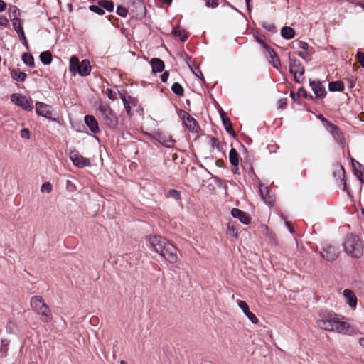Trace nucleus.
Returning a JSON list of instances; mask_svg holds the SVG:
<instances>
[{
  "label": "nucleus",
  "instance_id": "f257e3e1",
  "mask_svg": "<svg viewBox=\"0 0 364 364\" xmlns=\"http://www.w3.org/2000/svg\"><path fill=\"white\" fill-rule=\"evenodd\" d=\"M316 324L321 329L341 334L348 333L350 328L348 323L339 321L333 311L326 309L319 311Z\"/></svg>",
  "mask_w": 364,
  "mask_h": 364
},
{
  "label": "nucleus",
  "instance_id": "f03ea898",
  "mask_svg": "<svg viewBox=\"0 0 364 364\" xmlns=\"http://www.w3.org/2000/svg\"><path fill=\"white\" fill-rule=\"evenodd\" d=\"M149 243L154 250L168 262L176 264L178 262L177 248L166 238L160 235H153L149 237Z\"/></svg>",
  "mask_w": 364,
  "mask_h": 364
},
{
  "label": "nucleus",
  "instance_id": "7ed1b4c3",
  "mask_svg": "<svg viewBox=\"0 0 364 364\" xmlns=\"http://www.w3.org/2000/svg\"><path fill=\"white\" fill-rule=\"evenodd\" d=\"M30 304L32 309L39 316L43 323H50L53 320V315L48 306L46 305L42 296H33L31 297Z\"/></svg>",
  "mask_w": 364,
  "mask_h": 364
},
{
  "label": "nucleus",
  "instance_id": "20e7f679",
  "mask_svg": "<svg viewBox=\"0 0 364 364\" xmlns=\"http://www.w3.org/2000/svg\"><path fill=\"white\" fill-rule=\"evenodd\" d=\"M102 123L110 129H116L119 118L114 110L107 104L100 103L97 107Z\"/></svg>",
  "mask_w": 364,
  "mask_h": 364
},
{
  "label": "nucleus",
  "instance_id": "39448f33",
  "mask_svg": "<svg viewBox=\"0 0 364 364\" xmlns=\"http://www.w3.org/2000/svg\"><path fill=\"white\" fill-rule=\"evenodd\" d=\"M343 246L346 253L353 257L359 258L363 255V246L357 235H347Z\"/></svg>",
  "mask_w": 364,
  "mask_h": 364
},
{
  "label": "nucleus",
  "instance_id": "423d86ee",
  "mask_svg": "<svg viewBox=\"0 0 364 364\" xmlns=\"http://www.w3.org/2000/svg\"><path fill=\"white\" fill-rule=\"evenodd\" d=\"M70 72L73 75L78 73L80 76H87L91 71L90 63L88 60L85 59L80 63L77 56L73 55L69 63Z\"/></svg>",
  "mask_w": 364,
  "mask_h": 364
},
{
  "label": "nucleus",
  "instance_id": "0eeeda50",
  "mask_svg": "<svg viewBox=\"0 0 364 364\" xmlns=\"http://www.w3.org/2000/svg\"><path fill=\"white\" fill-rule=\"evenodd\" d=\"M289 71L294 75L296 82H301L304 80L305 69L301 62L295 57L289 54Z\"/></svg>",
  "mask_w": 364,
  "mask_h": 364
},
{
  "label": "nucleus",
  "instance_id": "6e6552de",
  "mask_svg": "<svg viewBox=\"0 0 364 364\" xmlns=\"http://www.w3.org/2000/svg\"><path fill=\"white\" fill-rule=\"evenodd\" d=\"M320 255L326 261L332 262L336 259L339 255V249L329 243L322 245V250Z\"/></svg>",
  "mask_w": 364,
  "mask_h": 364
},
{
  "label": "nucleus",
  "instance_id": "1a4fd4ad",
  "mask_svg": "<svg viewBox=\"0 0 364 364\" xmlns=\"http://www.w3.org/2000/svg\"><path fill=\"white\" fill-rule=\"evenodd\" d=\"M11 101L25 111H31L33 108L31 99L19 93H14L10 97Z\"/></svg>",
  "mask_w": 364,
  "mask_h": 364
},
{
  "label": "nucleus",
  "instance_id": "9d476101",
  "mask_svg": "<svg viewBox=\"0 0 364 364\" xmlns=\"http://www.w3.org/2000/svg\"><path fill=\"white\" fill-rule=\"evenodd\" d=\"M69 158L73 164L78 168H84L90 166V159L80 155L75 149L70 150Z\"/></svg>",
  "mask_w": 364,
  "mask_h": 364
},
{
  "label": "nucleus",
  "instance_id": "9b49d317",
  "mask_svg": "<svg viewBox=\"0 0 364 364\" xmlns=\"http://www.w3.org/2000/svg\"><path fill=\"white\" fill-rule=\"evenodd\" d=\"M52 107L48 104L41 102L36 103V112L38 115L55 121V119L52 118Z\"/></svg>",
  "mask_w": 364,
  "mask_h": 364
},
{
  "label": "nucleus",
  "instance_id": "f8f14e48",
  "mask_svg": "<svg viewBox=\"0 0 364 364\" xmlns=\"http://www.w3.org/2000/svg\"><path fill=\"white\" fill-rule=\"evenodd\" d=\"M183 119V123L185 126L189 129V131L195 133H198L200 130V127L198 124L196 120L191 117L188 113L183 111L182 114Z\"/></svg>",
  "mask_w": 364,
  "mask_h": 364
},
{
  "label": "nucleus",
  "instance_id": "ddd939ff",
  "mask_svg": "<svg viewBox=\"0 0 364 364\" xmlns=\"http://www.w3.org/2000/svg\"><path fill=\"white\" fill-rule=\"evenodd\" d=\"M12 26L18 34L19 40L22 44L26 47V49H28V42L23 28V21L16 19L15 22H12Z\"/></svg>",
  "mask_w": 364,
  "mask_h": 364
},
{
  "label": "nucleus",
  "instance_id": "4468645a",
  "mask_svg": "<svg viewBox=\"0 0 364 364\" xmlns=\"http://www.w3.org/2000/svg\"><path fill=\"white\" fill-rule=\"evenodd\" d=\"M309 85L317 97L323 98L326 95L325 87L319 80H309Z\"/></svg>",
  "mask_w": 364,
  "mask_h": 364
},
{
  "label": "nucleus",
  "instance_id": "2eb2a0df",
  "mask_svg": "<svg viewBox=\"0 0 364 364\" xmlns=\"http://www.w3.org/2000/svg\"><path fill=\"white\" fill-rule=\"evenodd\" d=\"M237 305L241 309L244 314L249 318V320L254 324H257L259 322L257 316L250 311L247 304L242 300L237 301Z\"/></svg>",
  "mask_w": 364,
  "mask_h": 364
},
{
  "label": "nucleus",
  "instance_id": "dca6fc26",
  "mask_svg": "<svg viewBox=\"0 0 364 364\" xmlns=\"http://www.w3.org/2000/svg\"><path fill=\"white\" fill-rule=\"evenodd\" d=\"M231 215L233 218L238 219L240 222L244 225H249L251 222V218L248 214L240 209L232 208Z\"/></svg>",
  "mask_w": 364,
  "mask_h": 364
},
{
  "label": "nucleus",
  "instance_id": "f3484780",
  "mask_svg": "<svg viewBox=\"0 0 364 364\" xmlns=\"http://www.w3.org/2000/svg\"><path fill=\"white\" fill-rule=\"evenodd\" d=\"M85 124L88 127L91 132L97 134L100 132L99 124L92 115H86L84 117Z\"/></svg>",
  "mask_w": 364,
  "mask_h": 364
},
{
  "label": "nucleus",
  "instance_id": "a211bd4d",
  "mask_svg": "<svg viewBox=\"0 0 364 364\" xmlns=\"http://www.w3.org/2000/svg\"><path fill=\"white\" fill-rule=\"evenodd\" d=\"M157 141L166 148H173L174 146L175 140L172 137L166 134L159 133L156 136Z\"/></svg>",
  "mask_w": 364,
  "mask_h": 364
},
{
  "label": "nucleus",
  "instance_id": "6ab92c4d",
  "mask_svg": "<svg viewBox=\"0 0 364 364\" xmlns=\"http://www.w3.org/2000/svg\"><path fill=\"white\" fill-rule=\"evenodd\" d=\"M329 132L333 136V139L339 144H343L344 141V136L341 129L336 125L333 124H329Z\"/></svg>",
  "mask_w": 364,
  "mask_h": 364
},
{
  "label": "nucleus",
  "instance_id": "aec40b11",
  "mask_svg": "<svg viewBox=\"0 0 364 364\" xmlns=\"http://www.w3.org/2000/svg\"><path fill=\"white\" fill-rule=\"evenodd\" d=\"M259 193L262 200L265 203L272 205L274 203V198L269 194V189L267 186H264L262 184L259 186Z\"/></svg>",
  "mask_w": 364,
  "mask_h": 364
},
{
  "label": "nucleus",
  "instance_id": "412c9836",
  "mask_svg": "<svg viewBox=\"0 0 364 364\" xmlns=\"http://www.w3.org/2000/svg\"><path fill=\"white\" fill-rule=\"evenodd\" d=\"M343 294L348 305L352 308H355L357 305V298L354 293L350 289H345Z\"/></svg>",
  "mask_w": 364,
  "mask_h": 364
},
{
  "label": "nucleus",
  "instance_id": "4be33fe9",
  "mask_svg": "<svg viewBox=\"0 0 364 364\" xmlns=\"http://www.w3.org/2000/svg\"><path fill=\"white\" fill-rule=\"evenodd\" d=\"M220 117H221V119H222V122H223V124L224 128L226 130V132L228 134L234 136L235 135V132H234V129L232 128L230 119L225 116V112L223 111L220 112Z\"/></svg>",
  "mask_w": 364,
  "mask_h": 364
},
{
  "label": "nucleus",
  "instance_id": "5701e85b",
  "mask_svg": "<svg viewBox=\"0 0 364 364\" xmlns=\"http://www.w3.org/2000/svg\"><path fill=\"white\" fill-rule=\"evenodd\" d=\"M267 51L268 52L269 57L270 58V63L272 65L274 68L278 69L280 67L281 63L277 53L270 47H267Z\"/></svg>",
  "mask_w": 364,
  "mask_h": 364
},
{
  "label": "nucleus",
  "instance_id": "b1692460",
  "mask_svg": "<svg viewBox=\"0 0 364 364\" xmlns=\"http://www.w3.org/2000/svg\"><path fill=\"white\" fill-rule=\"evenodd\" d=\"M10 340L2 338L0 343V357L4 358L8 355V351L10 346Z\"/></svg>",
  "mask_w": 364,
  "mask_h": 364
},
{
  "label": "nucleus",
  "instance_id": "393cba45",
  "mask_svg": "<svg viewBox=\"0 0 364 364\" xmlns=\"http://www.w3.org/2000/svg\"><path fill=\"white\" fill-rule=\"evenodd\" d=\"M151 65L154 73H161L164 69V63L159 58H152L151 60Z\"/></svg>",
  "mask_w": 364,
  "mask_h": 364
},
{
  "label": "nucleus",
  "instance_id": "a878e982",
  "mask_svg": "<svg viewBox=\"0 0 364 364\" xmlns=\"http://www.w3.org/2000/svg\"><path fill=\"white\" fill-rule=\"evenodd\" d=\"M10 74L13 80L18 82H24L27 77V75L18 69H12Z\"/></svg>",
  "mask_w": 364,
  "mask_h": 364
},
{
  "label": "nucleus",
  "instance_id": "bb28decb",
  "mask_svg": "<svg viewBox=\"0 0 364 364\" xmlns=\"http://www.w3.org/2000/svg\"><path fill=\"white\" fill-rule=\"evenodd\" d=\"M353 167L354 169L355 175L360 182H363L362 177L363 176V166L359 162L353 160Z\"/></svg>",
  "mask_w": 364,
  "mask_h": 364
},
{
  "label": "nucleus",
  "instance_id": "cd10ccee",
  "mask_svg": "<svg viewBox=\"0 0 364 364\" xmlns=\"http://www.w3.org/2000/svg\"><path fill=\"white\" fill-rule=\"evenodd\" d=\"M328 90L331 92H341L344 90V84L341 80L331 82L328 84Z\"/></svg>",
  "mask_w": 364,
  "mask_h": 364
},
{
  "label": "nucleus",
  "instance_id": "c85d7f7f",
  "mask_svg": "<svg viewBox=\"0 0 364 364\" xmlns=\"http://www.w3.org/2000/svg\"><path fill=\"white\" fill-rule=\"evenodd\" d=\"M97 4L102 9H105L108 12L114 11V5L112 0H99Z\"/></svg>",
  "mask_w": 364,
  "mask_h": 364
},
{
  "label": "nucleus",
  "instance_id": "c756f323",
  "mask_svg": "<svg viewBox=\"0 0 364 364\" xmlns=\"http://www.w3.org/2000/svg\"><path fill=\"white\" fill-rule=\"evenodd\" d=\"M294 29L289 26H284L281 30L282 36L287 40L294 38Z\"/></svg>",
  "mask_w": 364,
  "mask_h": 364
},
{
  "label": "nucleus",
  "instance_id": "7c9ffc66",
  "mask_svg": "<svg viewBox=\"0 0 364 364\" xmlns=\"http://www.w3.org/2000/svg\"><path fill=\"white\" fill-rule=\"evenodd\" d=\"M52 54L49 51L42 52L40 55V60L45 65H50L52 63Z\"/></svg>",
  "mask_w": 364,
  "mask_h": 364
},
{
  "label": "nucleus",
  "instance_id": "2f4dec72",
  "mask_svg": "<svg viewBox=\"0 0 364 364\" xmlns=\"http://www.w3.org/2000/svg\"><path fill=\"white\" fill-rule=\"evenodd\" d=\"M229 159L233 166H237L239 164V156L236 149L232 148L229 153Z\"/></svg>",
  "mask_w": 364,
  "mask_h": 364
},
{
  "label": "nucleus",
  "instance_id": "473e14b6",
  "mask_svg": "<svg viewBox=\"0 0 364 364\" xmlns=\"http://www.w3.org/2000/svg\"><path fill=\"white\" fill-rule=\"evenodd\" d=\"M8 11L10 17H13L12 22H15L16 19L21 20L19 18L20 10L17 8V6L14 5L10 6Z\"/></svg>",
  "mask_w": 364,
  "mask_h": 364
},
{
  "label": "nucleus",
  "instance_id": "72a5a7b5",
  "mask_svg": "<svg viewBox=\"0 0 364 364\" xmlns=\"http://www.w3.org/2000/svg\"><path fill=\"white\" fill-rule=\"evenodd\" d=\"M22 61L30 68H33L35 65L34 58L30 53H23L22 55Z\"/></svg>",
  "mask_w": 364,
  "mask_h": 364
},
{
  "label": "nucleus",
  "instance_id": "f704fd0d",
  "mask_svg": "<svg viewBox=\"0 0 364 364\" xmlns=\"http://www.w3.org/2000/svg\"><path fill=\"white\" fill-rule=\"evenodd\" d=\"M173 34L175 36L179 37L182 42H185L188 38V34L185 30H181L179 28L173 30Z\"/></svg>",
  "mask_w": 364,
  "mask_h": 364
},
{
  "label": "nucleus",
  "instance_id": "c9c22d12",
  "mask_svg": "<svg viewBox=\"0 0 364 364\" xmlns=\"http://www.w3.org/2000/svg\"><path fill=\"white\" fill-rule=\"evenodd\" d=\"M171 90L178 96H183L184 94L183 88L178 82H174L172 85Z\"/></svg>",
  "mask_w": 364,
  "mask_h": 364
},
{
  "label": "nucleus",
  "instance_id": "e433bc0d",
  "mask_svg": "<svg viewBox=\"0 0 364 364\" xmlns=\"http://www.w3.org/2000/svg\"><path fill=\"white\" fill-rule=\"evenodd\" d=\"M227 233L232 237L237 238V230L235 228V226L232 224L229 223L228 224V229H227Z\"/></svg>",
  "mask_w": 364,
  "mask_h": 364
},
{
  "label": "nucleus",
  "instance_id": "4c0bfd02",
  "mask_svg": "<svg viewBox=\"0 0 364 364\" xmlns=\"http://www.w3.org/2000/svg\"><path fill=\"white\" fill-rule=\"evenodd\" d=\"M168 198H173L176 200H178L181 198V193L176 189H171L166 194Z\"/></svg>",
  "mask_w": 364,
  "mask_h": 364
},
{
  "label": "nucleus",
  "instance_id": "58836bf2",
  "mask_svg": "<svg viewBox=\"0 0 364 364\" xmlns=\"http://www.w3.org/2000/svg\"><path fill=\"white\" fill-rule=\"evenodd\" d=\"M188 66L189 68H191V71L193 72V73L197 77H198L199 79L202 80L203 81L204 80V78H203V73L201 72V70H200V68L198 67V66H194V67H192L191 65H190L188 64Z\"/></svg>",
  "mask_w": 364,
  "mask_h": 364
},
{
  "label": "nucleus",
  "instance_id": "ea45409f",
  "mask_svg": "<svg viewBox=\"0 0 364 364\" xmlns=\"http://www.w3.org/2000/svg\"><path fill=\"white\" fill-rule=\"evenodd\" d=\"M90 11L94 12L98 15H103L105 14L104 9H102L99 5H90L89 6Z\"/></svg>",
  "mask_w": 364,
  "mask_h": 364
},
{
  "label": "nucleus",
  "instance_id": "a19ab883",
  "mask_svg": "<svg viewBox=\"0 0 364 364\" xmlns=\"http://www.w3.org/2000/svg\"><path fill=\"white\" fill-rule=\"evenodd\" d=\"M128 11L127 9L123 6H118L117 8V14L122 16V17H126L127 15Z\"/></svg>",
  "mask_w": 364,
  "mask_h": 364
},
{
  "label": "nucleus",
  "instance_id": "79ce46f5",
  "mask_svg": "<svg viewBox=\"0 0 364 364\" xmlns=\"http://www.w3.org/2000/svg\"><path fill=\"white\" fill-rule=\"evenodd\" d=\"M105 94L107 96V97L112 100H115L117 99V93L112 89L107 88L105 90Z\"/></svg>",
  "mask_w": 364,
  "mask_h": 364
},
{
  "label": "nucleus",
  "instance_id": "37998d69",
  "mask_svg": "<svg viewBox=\"0 0 364 364\" xmlns=\"http://www.w3.org/2000/svg\"><path fill=\"white\" fill-rule=\"evenodd\" d=\"M356 59L360 63L361 67L364 68V53L362 51H358L356 54Z\"/></svg>",
  "mask_w": 364,
  "mask_h": 364
},
{
  "label": "nucleus",
  "instance_id": "c03bdc74",
  "mask_svg": "<svg viewBox=\"0 0 364 364\" xmlns=\"http://www.w3.org/2000/svg\"><path fill=\"white\" fill-rule=\"evenodd\" d=\"M52 191V186L49 182H46L41 186V191L46 192L48 193H50Z\"/></svg>",
  "mask_w": 364,
  "mask_h": 364
},
{
  "label": "nucleus",
  "instance_id": "a18cd8bd",
  "mask_svg": "<svg viewBox=\"0 0 364 364\" xmlns=\"http://www.w3.org/2000/svg\"><path fill=\"white\" fill-rule=\"evenodd\" d=\"M262 26L269 31H275V26L272 23L262 22Z\"/></svg>",
  "mask_w": 364,
  "mask_h": 364
},
{
  "label": "nucleus",
  "instance_id": "49530a36",
  "mask_svg": "<svg viewBox=\"0 0 364 364\" xmlns=\"http://www.w3.org/2000/svg\"><path fill=\"white\" fill-rule=\"evenodd\" d=\"M206 6L210 8H216L218 6V0H206Z\"/></svg>",
  "mask_w": 364,
  "mask_h": 364
},
{
  "label": "nucleus",
  "instance_id": "de8ad7c7",
  "mask_svg": "<svg viewBox=\"0 0 364 364\" xmlns=\"http://www.w3.org/2000/svg\"><path fill=\"white\" fill-rule=\"evenodd\" d=\"M287 104V98H281L277 101V107L279 109H284Z\"/></svg>",
  "mask_w": 364,
  "mask_h": 364
},
{
  "label": "nucleus",
  "instance_id": "09e8293b",
  "mask_svg": "<svg viewBox=\"0 0 364 364\" xmlns=\"http://www.w3.org/2000/svg\"><path fill=\"white\" fill-rule=\"evenodd\" d=\"M297 55L304 59L306 61L310 60V58L309 57L308 52L306 51H299L297 53Z\"/></svg>",
  "mask_w": 364,
  "mask_h": 364
},
{
  "label": "nucleus",
  "instance_id": "8fccbe9b",
  "mask_svg": "<svg viewBox=\"0 0 364 364\" xmlns=\"http://www.w3.org/2000/svg\"><path fill=\"white\" fill-rule=\"evenodd\" d=\"M296 46H296L297 48H300L302 50H307L309 48L308 43L306 42H304V41H297Z\"/></svg>",
  "mask_w": 364,
  "mask_h": 364
},
{
  "label": "nucleus",
  "instance_id": "3c124183",
  "mask_svg": "<svg viewBox=\"0 0 364 364\" xmlns=\"http://www.w3.org/2000/svg\"><path fill=\"white\" fill-rule=\"evenodd\" d=\"M9 26V20L4 16H0V26L7 27Z\"/></svg>",
  "mask_w": 364,
  "mask_h": 364
},
{
  "label": "nucleus",
  "instance_id": "603ef678",
  "mask_svg": "<svg viewBox=\"0 0 364 364\" xmlns=\"http://www.w3.org/2000/svg\"><path fill=\"white\" fill-rule=\"evenodd\" d=\"M21 136L23 139H29L30 137V132L28 129L23 128L21 131Z\"/></svg>",
  "mask_w": 364,
  "mask_h": 364
},
{
  "label": "nucleus",
  "instance_id": "864d4df0",
  "mask_svg": "<svg viewBox=\"0 0 364 364\" xmlns=\"http://www.w3.org/2000/svg\"><path fill=\"white\" fill-rule=\"evenodd\" d=\"M298 95L299 96L304 97V98H307L308 97L307 91L304 87H300L298 90Z\"/></svg>",
  "mask_w": 364,
  "mask_h": 364
},
{
  "label": "nucleus",
  "instance_id": "5fc2aeb1",
  "mask_svg": "<svg viewBox=\"0 0 364 364\" xmlns=\"http://www.w3.org/2000/svg\"><path fill=\"white\" fill-rule=\"evenodd\" d=\"M211 146L213 147V148H217L218 149L219 146H220V142L219 141L215 138V137H213L211 139Z\"/></svg>",
  "mask_w": 364,
  "mask_h": 364
},
{
  "label": "nucleus",
  "instance_id": "6e6d98bb",
  "mask_svg": "<svg viewBox=\"0 0 364 364\" xmlns=\"http://www.w3.org/2000/svg\"><path fill=\"white\" fill-rule=\"evenodd\" d=\"M169 77V73L168 72H164L161 75V80L163 82H166Z\"/></svg>",
  "mask_w": 364,
  "mask_h": 364
},
{
  "label": "nucleus",
  "instance_id": "4d7b16f0",
  "mask_svg": "<svg viewBox=\"0 0 364 364\" xmlns=\"http://www.w3.org/2000/svg\"><path fill=\"white\" fill-rule=\"evenodd\" d=\"M6 9V4L3 0H0V12L4 11Z\"/></svg>",
  "mask_w": 364,
  "mask_h": 364
},
{
  "label": "nucleus",
  "instance_id": "13d9d810",
  "mask_svg": "<svg viewBox=\"0 0 364 364\" xmlns=\"http://www.w3.org/2000/svg\"><path fill=\"white\" fill-rule=\"evenodd\" d=\"M257 42L259 43L263 46V48L267 50V47L268 46L264 43V42L262 39L257 38Z\"/></svg>",
  "mask_w": 364,
  "mask_h": 364
},
{
  "label": "nucleus",
  "instance_id": "bf43d9fd",
  "mask_svg": "<svg viewBox=\"0 0 364 364\" xmlns=\"http://www.w3.org/2000/svg\"><path fill=\"white\" fill-rule=\"evenodd\" d=\"M246 5H247V9L249 12H250L252 11V5L250 4V3H246Z\"/></svg>",
  "mask_w": 364,
  "mask_h": 364
},
{
  "label": "nucleus",
  "instance_id": "052dcab7",
  "mask_svg": "<svg viewBox=\"0 0 364 364\" xmlns=\"http://www.w3.org/2000/svg\"><path fill=\"white\" fill-rule=\"evenodd\" d=\"M359 344H360L361 346L364 347V337L360 338L359 339Z\"/></svg>",
  "mask_w": 364,
  "mask_h": 364
},
{
  "label": "nucleus",
  "instance_id": "680f3d73",
  "mask_svg": "<svg viewBox=\"0 0 364 364\" xmlns=\"http://www.w3.org/2000/svg\"><path fill=\"white\" fill-rule=\"evenodd\" d=\"M239 168H238V166H234V168L232 169V171L234 173H239Z\"/></svg>",
  "mask_w": 364,
  "mask_h": 364
},
{
  "label": "nucleus",
  "instance_id": "e2e57ef3",
  "mask_svg": "<svg viewBox=\"0 0 364 364\" xmlns=\"http://www.w3.org/2000/svg\"><path fill=\"white\" fill-rule=\"evenodd\" d=\"M164 4H171L172 2V0H161Z\"/></svg>",
  "mask_w": 364,
  "mask_h": 364
},
{
  "label": "nucleus",
  "instance_id": "0e129e2a",
  "mask_svg": "<svg viewBox=\"0 0 364 364\" xmlns=\"http://www.w3.org/2000/svg\"><path fill=\"white\" fill-rule=\"evenodd\" d=\"M338 172H339V173H342L343 176L344 175L345 171H344V168L342 166H340V170L338 171Z\"/></svg>",
  "mask_w": 364,
  "mask_h": 364
},
{
  "label": "nucleus",
  "instance_id": "69168bd1",
  "mask_svg": "<svg viewBox=\"0 0 364 364\" xmlns=\"http://www.w3.org/2000/svg\"><path fill=\"white\" fill-rule=\"evenodd\" d=\"M123 101H124V106H125V109L129 112V109H130L129 106L127 105L125 100H123Z\"/></svg>",
  "mask_w": 364,
  "mask_h": 364
},
{
  "label": "nucleus",
  "instance_id": "338daca9",
  "mask_svg": "<svg viewBox=\"0 0 364 364\" xmlns=\"http://www.w3.org/2000/svg\"><path fill=\"white\" fill-rule=\"evenodd\" d=\"M285 225L289 229V227H290V223L288 221H285Z\"/></svg>",
  "mask_w": 364,
  "mask_h": 364
},
{
  "label": "nucleus",
  "instance_id": "774afa93",
  "mask_svg": "<svg viewBox=\"0 0 364 364\" xmlns=\"http://www.w3.org/2000/svg\"><path fill=\"white\" fill-rule=\"evenodd\" d=\"M358 6L364 9V4H359Z\"/></svg>",
  "mask_w": 364,
  "mask_h": 364
}]
</instances>
